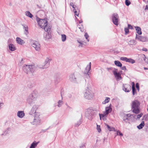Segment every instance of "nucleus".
<instances>
[{"mask_svg":"<svg viewBox=\"0 0 148 148\" xmlns=\"http://www.w3.org/2000/svg\"><path fill=\"white\" fill-rule=\"evenodd\" d=\"M142 50L143 51H144L146 52L147 51V49L145 48H143Z\"/></svg>","mask_w":148,"mask_h":148,"instance_id":"obj_55","label":"nucleus"},{"mask_svg":"<svg viewBox=\"0 0 148 148\" xmlns=\"http://www.w3.org/2000/svg\"><path fill=\"white\" fill-rule=\"evenodd\" d=\"M125 5L127 6H129L131 4V2L129 0H126L125 1Z\"/></svg>","mask_w":148,"mask_h":148,"instance_id":"obj_41","label":"nucleus"},{"mask_svg":"<svg viewBox=\"0 0 148 148\" xmlns=\"http://www.w3.org/2000/svg\"><path fill=\"white\" fill-rule=\"evenodd\" d=\"M129 119L128 118H126L123 119V121L126 122H127V121H128Z\"/></svg>","mask_w":148,"mask_h":148,"instance_id":"obj_57","label":"nucleus"},{"mask_svg":"<svg viewBox=\"0 0 148 148\" xmlns=\"http://www.w3.org/2000/svg\"><path fill=\"white\" fill-rule=\"evenodd\" d=\"M16 40L18 44L21 45H23L25 43V42L24 40L19 37H18L16 38Z\"/></svg>","mask_w":148,"mask_h":148,"instance_id":"obj_22","label":"nucleus"},{"mask_svg":"<svg viewBox=\"0 0 148 148\" xmlns=\"http://www.w3.org/2000/svg\"><path fill=\"white\" fill-rule=\"evenodd\" d=\"M51 27L49 26H48L47 25L44 27L43 29H44L45 31L46 32L49 31L51 29Z\"/></svg>","mask_w":148,"mask_h":148,"instance_id":"obj_31","label":"nucleus"},{"mask_svg":"<svg viewBox=\"0 0 148 148\" xmlns=\"http://www.w3.org/2000/svg\"><path fill=\"white\" fill-rule=\"evenodd\" d=\"M100 119V120L102 118H103L105 116H107V115H105V114H99Z\"/></svg>","mask_w":148,"mask_h":148,"instance_id":"obj_39","label":"nucleus"},{"mask_svg":"<svg viewBox=\"0 0 148 148\" xmlns=\"http://www.w3.org/2000/svg\"><path fill=\"white\" fill-rule=\"evenodd\" d=\"M23 26L24 29L25 30V33L27 35L28 33V26L25 25H23Z\"/></svg>","mask_w":148,"mask_h":148,"instance_id":"obj_26","label":"nucleus"},{"mask_svg":"<svg viewBox=\"0 0 148 148\" xmlns=\"http://www.w3.org/2000/svg\"><path fill=\"white\" fill-rule=\"evenodd\" d=\"M25 13L26 16L29 17L30 18H32L33 16L32 14L29 11H26L25 12Z\"/></svg>","mask_w":148,"mask_h":148,"instance_id":"obj_29","label":"nucleus"},{"mask_svg":"<svg viewBox=\"0 0 148 148\" xmlns=\"http://www.w3.org/2000/svg\"><path fill=\"white\" fill-rule=\"evenodd\" d=\"M144 69H147V68H144Z\"/></svg>","mask_w":148,"mask_h":148,"instance_id":"obj_64","label":"nucleus"},{"mask_svg":"<svg viewBox=\"0 0 148 148\" xmlns=\"http://www.w3.org/2000/svg\"><path fill=\"white\" fill-rule=\"evenodd\" d=\"M134 27L136 29L137 34L138 35H141L142 34V32L140 27L138 26H135Z\"/></svg>","mask_w":148,"mask_h":148,"instance_id":"obj_20","label":"nucleus"},{"mask_svg":"<svg viewBox=\"0 0 148 148\" xmlns=\"http://www.w3.org/2000/svg\"><path fill=\"white\" fill-rule=\"evenodd\" d=\"M9 49L12 51H14L16 50V47L13 44H10L8 45Z\"/></svg>","mask_w":148,"mask_h":148,"instance_id":"obj_21","label":"nucleus"},{"mask_svg":"<svg viewBox=\"0 0 148 148\" xmlns=\"http://www.w3.org/2000/svg\"><path fill=\"white\" fill-rule=\"evenodd\" d=\"M91 69H87V66L85 68V69L84 71V74L86 75V77L87 78L90 77L89 74L91 73L90 70Z\"/></svg>","mask_w":148,"mask_h":148,"instance_id":"obj_19","label":"nucleus"},{"mask_svg":"<svg viewBox=\"0 0 148 148\" xmlns=\"http://www.w3.org/2000/svg\"><path fill=\"white\" fill-rule=\"evenodd\" d=\"M37 97V93L36 91H34L27 97L26 101L29 104L30 106H32L36 102Z\"/></svg>","mask_w":148,"mask_h":148,"instance_id":"obj_1","label":"nucleus"},{"mask_svg":"<svg viewBox=\"0 0 148 148\" xmlns=\"http://www.w3.org/2000/svg\"><path fill=\"white\" fill-rule=\"evenodd\" d=\"M38 143H33L31 145L30 148H35L37 146Z\"/></svg>","mask_w":148,"mask_h":148,"instance_id":"obj_32","label":"nucleus"},{"mask_svg":"<svg viewBox=\"0 0 148 148\" xmlns=\"http://www.w3.org/2000/svg\"><path fill=\"white\" fill-rule=\"evenodd\" d=\"M23 69L24 72L27 74H28L30 73V65H24L23 66Z\"/></svg>","mask_w":148,"mask_h":148,"instance_id":"obj_13","label":"nucleus"},{"mask_svg":"<svg viewBox=\"0 0 148 148\" xmlns=\"http://www.w3.org/2000/svg\"><path fill=\"white\" fill-rule=\"evenodd\" d=\"M61 36V40L62 42H64L66 40V36L65 35L63 34H62Z\"/></svg>","mask_w":148,"mask_h":148,"instance_id":"obj_33","label":"nucleus"},{"mask_svg":"<svg viewBox=\"0 0 148 148\" xmlns=\"http://www.w3.org/2000/svg\"><path fill=\"white\" fill-rule=\"evenodd\" d=\"M91 62H90L89 65H88L87 66V69H91Z\"/></svg>","mask_w":148,"mask_h":148,"instance_id":"obj_50","label":"nucleus"},{"mask_svg":"<svg viewBox=\"0 0 148 148\" xmlns=\"http://www.w3.org/2000/svg\"><path fill=\"white\" fill-rule=\"evenodd\" d=\"M38 108L37 105L35 104L33 105L32 108L30 111L29 112V114L32 115L34 113H36V111Z\"/></svg>","mask_w":148,"mask_h":148,"instance_id":"obj_16","label":"nucleus"},{"mask_svg":"<svg viewBox=\"0 0 148 148\" xmlns=\"http://www.w3.org/2000/svg\"><path fill=\"white\" fill-rule=\"evenodd\" d=\"M36 20L39 26L42 29L47 25V21L46 19H41L39 18H37Z\"/></svg>","mask_w":148,"mask_h":148,"instance_id":"obj_7","label":"nucleus"},{"mask_svg":"<svg viewBox=\"0 0 148 148\" xmlns=\"http://www.w3.org/2000/svg\"><path fill=\"white\" fill-rule=\"evenodd\" d=\"M145 125V122L142 121L141 123L139 125L137 126V128L139 130L142 129Z\"/></svg>","mask_w":148,"mask_h":148,"instance_id":"obj_27","label":"nucleus"},{"mask_svg":"<svg viewBox=\"0 0 148 148\" xmlns=\"http://www.w3.org/2000/svg\"><path fill=\"white\" fill-rule=\"evenodd\" d=\"M139 102L137 100H135L132 102V112L136 114H138L140 112L139 106Z\"/></svg>","mask_w":148,"mask_h":148,"instance_id":"obj_3","label":"nucleus"},{"mask_svg":"<svg viewBox=\"0 0 148 148\" xmlns=\"http://www.w3.org/2000/svg\"><path fill=\"white\" fill-rule=\"evenodd\" d=\"M130 45H135L136 44V42L134 40H130L128 42Z\"/></svg>","mask_w":148,"mask_h":148,"instance_id":"obj_28","label":"nucleus"},{"mask_svg":"<svg viewBox=\"0 0 148 148\" xmlns=\"http://www.w3.org/2000/svg\"><path fill=\"white\" fill-rule=\"evenodd\" d=\"M25 115V114L23 111H19L17 113V116L19 118H22Z\"/></svg>","mask_w":148,"mask_h":148,"instance_id":"obj_18","label":"nucleus"},{"mask_svg":"<svg viewBox=\"0 0 148 148\" xmlns=\"http://www.w3.org/2000/svg\"><path fill=\"white\" fill-rule=\"evenodd\" d=\"M79 75V73L75 72L69 76V79L73 83H78V78Z\"/></svg>","mask_w":148,"mask_h":148,"instance_id":"obj_6","label":"nucleus"},{"mask_svg":"<svg viewBox=\"0 0 148 148\" xmlns=\"http://www.w3.org/2000/svg\"><path fill=\"white\" fill-rule=\"evenodd\" d=\"M114 64L117 66L120 67H122V64L119 61H114Z\"/></svg>","mask_w":148,"mask_h":148,"instance_id":"obj_30","label":"nucleus"},{"mask_svg":"<svg viewBox=\"0 0 148 148\" xmlns=\"http://www.w3.org/2000/svg\"><path fill=\"white\" fill-rule=\"evenodd\" d=\"M110 100V98L106 97L105 100L102 103L103 104H105L106 103L108 102Z\"/></svg>","mask_w":148,"mask_h":148,"instance_id":"obj_34","label":"nucleus"},{"mask_svg":"<svg viewBox=\"0 0 148 148\" xmlns=\"http://www.w3.org/2000/svg\"><path fill=\"white\" fill-rule=\"evenodd\" d=\"M143 1L146 3H147L148 2V0H143Z\"/></svg>","mask_w":148,"mask_h":148,"instance_id":"obj_61","label":"nucleus"},{"mask_svg":"<svg viewBox=\"0 0 148 148\" xmlns=\"http://www.w3.org/2000/svg\"><path fill=\"white\" fill-rule=\"evenodd\" d=\"M114 75L116 78V80L117 81L119 80L122 79L121 74L119 72L116 74Z\"/></svg>","mask_w":148,"mask_h":148,"instance_id":"obj_24","label":"nucleus"},{"mask_svg":"<svg viewBox=\"0 0 148 148\" xmlns=\"http://www.w3.org/2000/svg\"><path fill=\"white\" fill-rule=\"evenodd\" d=\"M82 20H80L79 21V23H82Z\"/></svg>","mask_w":148,"mask_h":148,"instance_id":"obj_63","label":"nucleus"},{"mask_svg":"<svg viewBox=\"0 0 148 148\" xmlns=\"http://www.w3.org/2000/svg\"><path fill=\"white\" fill-rule=\"evenodd\" d=\"M136 87L138 90V91L139 90V86L138 83H137L136 84Z\"/></svg>","mask_w":148,"mask_h":148,"instance_id":"obj_49","label":"nucleus"},{"mask_svg":"<svg viewBox=\"0 0 148 148\" xmlns=\"http://www.w3.org/2000/svg\"><path fill=\"white\" fill-rule=\"evenodd\" d=\"M82 121V119H80L75 124V126L77 127L79 126L81 124Z\"/></svg>","mask_w":148,"mask_h":148,"instance_id":"obj_35","label":"nucleus"},{"mask_svg":"<svg viewBox=\"0 0 148 148\" xmlns=\"http://www.w3.org/2000/svg\"><path fill=\"white\" fill-rule=\"evenodd\" d=\"M70 5L72 7L73 9H75L76 6L75 5H74L73 3H70Z\"/></svg>","mask_w":148,"mask_h":148,"instance_id":"obj_45","label":"nucleus"},{"mask_svg":"<svg viewBox=\"0 0 148 148\" xmlns=\"http://www.w3.org/2000/svg\"><path fill=\"white\" fill-rule=\"evenodd\" d=\"M124 30L126 34H128V32H129V29L127 28H125L124 29Z\"/></svg>","mask_w":148,"mask_h":148,"instance_id":"obj_47","label":"nucleus"},{"mask_svg":"<svg viewBox=\"0 0 148 148\" xmlns=\"http://www.w3.org/2000/svg\"><path fill=\"white\" fill-rule=\"evenodd\" d=\"M135 39L143 42H145L146 40V38L137 34H136Z\"/></svg>","mask_w":148,"mask_h":148,"instance_id":"obj_15","label":"nucleus"},{"mask_svg":"<svg viewBox=\"0 0 148 148\" xmlns=\"http://www.w3.org/2000/svg\"><path fill=\"white\" fill-rule=\"evenodd\" d=\"M86 145V143H82L79 146L80 148H84V147H85Z\"/></svg>","mask_w":148,"mask_h":148,"instance_id":"obj_42","label":"nucleus"},{"mask_svg":"<svg viewBox=\"0 0 148 148\" xmlns=\"http://www.w3.org/2000/svg\"><path fill=\"white\" fill-rule=\"evenodd\" d=\"M135 83L134 82H132V88H135Z\"/></svg>","mask_w":148,"mask_h":148,"instance_id":"obj_52","label":"nucleus"},{"mask_svg":"<svg viewBox=\"0 0 148 148\" xmlns=\"http://www.w3.org/2000/svg\"><path fill=\"white\" fill-rule=\"evenodd\" d=\"M30 42L32 47H33L35 50L38 51H39L41 49V45L38 41L33 40L32 39L30 40Z\"/></svg>","mask_w":148,"mask_h":148,"instance_id":"obj_4","label":"nucleus"},{"mask_svg":"<svg viewBox=\"0 0 148 148\" xmlns=\"http://www.w3.org/2000/svg\"><path fill=\"white\" fill-rule=\"evenodd\" d=\"M50 61V60L48 58H47L42 64L40 66L39 68L43 69L48 68L49 66Z\"/></svg>","mask_w":148,"mask_h":148,"instance_id":"obj_10","label":"nucleus"},{"mask_svg":"<svg viewBox=\"0 0 148 148\" xmlns=\"http://www.w3.org/2000/svg\"><path fill=\"white\" fill-rule=\"evenodd\" d=\"M143 114V113H140V114H138L137 115H135L134 116L133 115L128 114H127V116L129 117H130L132 116L133 117L136 119H139L142 116Z\"/></svg>","mask_w":148,"mask_h":148,"instance_id":"obj_17","label":"nucleus"},{"mask_svg":"<svg viewBox=\"0 0 148 148\" xmlns=\"http://www.w3.org/2000/svg\"><path fill=\"white\" fill-rule=\"evenodd\" d=\"M84 36L86 38V39L88 41H89V40L88 39V38L89 37V36L88 35V34L87 33H86L84 35Z\"/></svg>","mask_w":148,"mask_h":148,"instance_id":"obj_46","label":"nucleus"},{"mask_svg":"<svg viewBox=\"0 0 148 148\" xmlns=\"http://www.w3.org/2000/svg\"><path fill=\"white\" fill-rule=\"evenodd\" d=\"M83 44H80L79 45L78 47H82V46H83Z\"/></svg>","mask_w":148,"mask_h":148,"instance_id":"obj_59","label":"nucleus"},{"mask_svg":"<svg viewBox=\"0 0 148 148\" xmlns=\"http://www.w3.org/2000/svg\"><path fill=\"white\" fill-rule=\"evenodd\" d=\"M45 40H46L47 39H48L50 38H51V35L49 33H47L46 34L45 36Z\"/></svg>","mask_w":148,"mask_h":148,"instance_id":"obj_36","label":"nucleus"},{"mask_svg":"<svg viewBox=\"0 0 148 148\" xmlns=\"http://www.w3.org/2000/svg\"><path fill=\"white\" fill-rule=\"evenodd\" d=\"M73 11L75 13V15L76 16H78L79 15V11H77V10H76L75 9H73Z\"/></svg>","mask_w":148,"mask_h":148,"instance_id":"obj_40","label":"nucleus"},{"mask_svg":"<svg viewBox=\"0 0 148 148\" xmlns=\"http://www.w3.org/2000/svg\"><path fill=\"white\" fill-rule=\"evenodd\" d=\"M128 29H132L133 28L132 26L130 25L129 24L128 25Z\"/></svg>","mask_w":148,"mask_h":148,"instance_id":"obj_51","label":"nucleus"},{"mask_svg":"<svg viewBox=\"0 0 148 148\" xmlns=\"http://www.w3.org/2000/svg\"><path fill=\"white\" fill-rule=\"evenodd\" d=\"M97 109L94 108H89L87 110L86 112V117L89 120H91L97 114Z\"/></svg>","mask_w":148,"mask_h":148,"instance_id":"obj_2","label":"nucleus"},{"mask_svg":"<svg viewBox=\"0 0 148 148\" xmlns=\"http://www.w3.org/2000/svg\"><path fill=\"white\" fill-rule=\"evenodd\" d=\"M121 69L122 70H126V66H123V67H121Z\"/></svg>","mask_w":148,"mask_h":148,"instance_id":"obj_54","label":"nucleus"},{"mask_svg":"<svg viewBox=\"0 0 148 148\" xmlns=\"http://www.w3.org/2000/svg\"><path fill=\"white\" fill-rule=\"evenodd\" d=\"M58 106L59 107H61L63 104V102L62 101L59 100L58 102Z\"/></svg>","mask_w":148,"mask_h":148,"instance_id":"obj_37","label":"nucleus"},{"mask_svg":"<svg viewBox=\"0 0 148 148\" xmlns=\"http://www.w3.org/2000/svg\"><path fill=\"white\" fill-rule=\"evenodd\" d=\"M78 42L80 44H83V43L82 42L80 41H79V40H77Z\"/></svg>","mask_w":148,"mask_h":148,"instance_id":"obj_60","label":"nucleus"},{"mask_svg":"<svg viewBox=\"0 0 148 148\" xmlns=\"http://www.w3.org/2000/svg\"><path fill=\"white\" fill-rule=\"evenodd\" d=\"M144 61L145 62L148 63V58H146L144 59Z\"/></svg>","mask_w":148,"mask_h":148,"instance_id":"obj_56","label":"nucleus"},{"mask_svg":"<svg viewBox=\"0 0 148 148\" xmlns=\"http://www.w3.org/2000/svg\"><path fill=\"white\" fill-rule=\"evenodd\" d=\"M120 59L121 60L125 61L132 64L135 63V61L134 60L130 58H128L126 57H121L120 58Z\"/></svg>","mask_w":148,"mask_h":148,"instance_id":"obj_11","label":"nucleus"},{"mask_svg":"<svg viewBox=\"0 0 148 148\" xmlns=\"http://www.w3.org/2000/svg\"><path fill=\"white\" fill-rule=\"evenodd\" d=\"M148 9V5H147L146 6V8L145 9V10H147Z\"/></svg>","mask_w":148,"mask_h":148,"instance_id":"obj_58","label":"nucleus"},{"mask_svg":"<svg viewBox=\"0 0 148 148\" xmlns=\"http://www.w3.org/2000/svg\"><path fill=\"white\" fill-rule=\"evenodd\" d=\"M112 69V72L114 75H115L118 73V69H116L115 68Z\"/></svg>","mask_w":148,"mask_h":148,"instance_id":"obj_38","label":"nucleus"},{"mask_svg":"<svg viewBox=\"0 0 148 148\" xmlns=\"http://www.w3.org/2000/svg\"><path fill=\"white\" fill-rule=\"evenodd\" d=\"M107 69H108V70H110V69H111V70L112 69V68H108Z\"/></svg>","mask_w":148,"mask_h":148,"instance_id":"obj_62","label":"nucleus"},{"mask_svg":"<svg viewBox=\"0 0 148 148\" xmlns=\"http://www.w3.org/2000/svg\"><path fill=\"white\" fill-rule=\"evenodd\" d=\"M4 104L3 102H0V110L2 108V106H3Z\"/></svg>","mask_w":148,"mask_h":148,"instance_id":"obj_53","label":"nucleus"},{"mask_svg":"<svg viewBox=\"0 0 148 148\" xmlns=\"http://www.w3.org/2000/svg\"><path fill=\"white\" fill-rule=\"evenodd\" d=\"M94 96V93L90 90L88 88H86L84 93V97L87 99L91 100L92 99Z\"/></svg>","mask_w":148,"mask_h":148,"instance_id":"obj_5","label":"nucleus"},{"mask_svg":"<svg viewBox=\"0 0 148 148\" xmlns=\"http://www.w3.org/2000/svg\"><path fill=\"white\" fill-rule=\"evenodd\" d=\"M119 17L116 13L113 14L112 16V20L113 23L116 25H118V21Z\"/></svg>","mask_w":148,"mask_h":148,"instance_id":"obj_9","label":"nucleus"},{"mask_svg":"<svg viewBox=\"0 0 148 148\" xmlns=\"http://www.w3.org/2000/svg\"><path fill=\"white\" fill-rule=\"evenodd\" d=\"M30 72L34 73L36 69V67L34 65H30Z\"/></svg>","mask_w":148,"mask_h":148,"instance_id":"obj_23","label":"nucleus"},{"mask_svg":"<svg viewBox=\"0 0 148 148\" xmlns=\"http://www.w3.org/2000/svg\"><path fill=\"white\" fill-rule=\"evenodd\" d=\"M132 93L133 95H134L135 94H136L137 93L136 92L135 88H132Z\"/></svg>","mask_w":148,"mask_h":148,"instance_id":"obj_43","label":"nucleus"},{"mask_svg":"<svg viewBox=\"0 0 148 148\" xmlns=\"http://www.w3.org/2000/svg\"><path fill=\"white\" fill-rule=\"evenodd\" d=\"M117 135H120L121 136H123L122 133L120 132L119 130H118L117 131Z\"/></svg>","mask_w":148,"mask_h":148,"instance_id":"obj_44","label":"nucleus"},{"mask_svg":"<svg viewBox=\"0 0 148 148\" xmlns=\"http://www.w3.org/2000/svg\"><path fill=\"white\" fill-rule=\"evenodd\" d=\"M112 110V105L110 104L109 106L106 108L105 111L104 112V114H105V115H108L109 113L111 112Z\"/></svg>","mask_w":148,"mask_h":148,"instance_id":"obj_14","label":"nucleus"},{"mask_svg":"<svg viewBox=\"0 0 148 148\" xmlns=\"http://www.w3.org/2000/svg\"><path fill=\"white\" fill-rule=\"evenodd\" d=\"M97 129L99 132H100L101 131V129L100 128V126L98 125H97Z\"/></svg>","mask_w":148,"mask_h":148,"instance_id":"obj_48","label":"nucleus"},{"mask_svg":"<svg viewBox=\"0 0 148 148\" xmlns=\"http://www.w3.org/2000/svg\"><path fill=\"white\" fill-rule=\"evenodd\" d=\"M106 125L108 130L110 131H113L114 132H116V130L115 129V128L114 127H112L108 125L107 124H106Z\"/></svg>","mask_w":148,"mask_h":148,"instance_id":"obj_25","label":"nucleus"},{"mask_svg":"<svg viewBox=\"0 0 148 148\" xmlns=\"http://www.w3.org/2000/svg\"><path fill=\"white\" fill-rule=\"evenodd\" d=\"M40 114L39 113L37 112L35 113L34 121L32 122V124L33 125H39L40 123Z\"/></svg>","mask_w":148,"mask_h":148,"instance_id":"obj_8","label":"nucleus"},{"mask_svg":"<svg viewBox=\"0 0 148 148\" xmlns=\"http://www.w3.org/2000/svg\"><path fill=\"white\" fill-rule=\"evenodd\" d=\"M123 89L126 92H129L131 90V87L129 84H124L123 85Z\"/></svg>","mask_w":148,"mask_h":148,"instance_id":"obj_12","label":"nucleus"}]
</instances>
